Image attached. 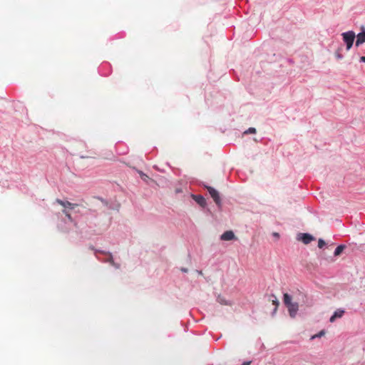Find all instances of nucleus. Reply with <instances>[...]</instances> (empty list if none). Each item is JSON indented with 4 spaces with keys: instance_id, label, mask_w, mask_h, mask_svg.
<instances>
[{
    "instance_id": "1",
    "label": "nucleus",
    "mask_w": 365,
    "mask_h": 365,
    "mask_svg": "<svg viewBox=\"0 0 365 365\" xmlns=\"http://www.w3.org/2000/svg\"><path fill=\"white\" fill-rule=\"evenodd\" d=\"M96 255L97 258L99 260H102L103 262H107L110 263L113 266H114L115 268H119L120 265L118 264H115L113 259V255L110 252H103L100 250L96 251Z\"/></svg>"
},
{
    "instance_id": "2",
    "label": "nucleus",
    "mask_w": 365,
    "mask_h": 365,
    "mask_svg": "<svg viewBox=\"0 0 365 365\" xmlns=\"http://www.w3.org/2000/svg\"><path fill=\"white\" fill-rule=\"evenodd\" d=\"M344 42L346 44V48L349 51L353 46L356 35L353 31H346L341 34Z\"/></svg>"
},
{
    "instance_id": "3",
    "label": "nucleus",
    "mask_w": 365,
    "mask_h": 365,
    "mask_svg": "<svg viewBox=\"0 0 365 365\" xmlns=\"http://www.w3.org/2000/svg\"><path fill=\"white\" fill-rule=\"evenodd\" d=\"M56 202L58 204L62 205L64 207L63 210H74L78 206V204L71 203L67 200H62L60 199H56Z\"/></svg>"
},
{
    "instance_id": "4",
    "label": "nucleus",
    "mask_w": 365,
    "mask_h": 365,
    "mask_svg": "<svg viewBox=\"0 0 365 365\" xmlns=\"http://www.w3.org/2000/svg\"><path fill=\"white\" fill-rule=\"evenodd\" d=\"M314 239V237L309 233H300L297 236V240L302 241L305 245L310 243Z\"/></svg>"
},
{
    "instance_id": "5",
    "label": "nucleus",
    "mask_w": 365,
    "mask_h": 365,
    "mask_svg": "<svg viewBox=\"0 0 365 365\" xmlns=\"http://www.w3.org/2000/svg\"><path fill=\"white\" fill-rule=\"evenodd\" d=\"M288 309V312L289 314V316L292 318H294L297 314L298 309H299V305L297 302H292L287 306H286Z\"/></svg>"
},
{
    "instance_id": "6",
    "label": "nucleus",
    "mask_w": 365,
    "mask_h": 365,
    "mask_svg": "<svg viewBox=\"0 0 365 365\" xmlns=\"http://www.w3.org/2000/svg\"><path fill=\"white\" fill-rule=\"evenodd\" d=\"M364 43H365V27L361 26V32L356 36V46L358 47Z\"/></svg>"
},
{
    "instance_id": "7",
    "label": "nucleus",
    "mask_w": 365,
    "mask_h": 365,
    "mask_svg": "<svg viewBox=\"0 0 365 365\" xmlns=\"http://www.w3.org/2000/svg\"><path fill=\"white\" fill-rule=\"evenodd\" d=\"M192 198L202 207H205L207 205L206 200L202 195H192Z\"/></svg>"
},
{
    "instance_id": "8",
    "label": "nucleus",
    "mask_w": 365,
    "mask_h": 365,
    "mask_svg": "<svg viewBox=\"0 0 365 365\" xmlns=\"http://www.w3.org/2000/svg\"><path fill=\"white\" fill-rule=\"evenodd\" d=\"M235 239V233L232 230L225 231L220 236V240L222 241H230Z\"/></svg>"
},
{
    "instance_id": "9",
    "label": "nucleus",
    "mask_w": 365,
    "mask_h": 365,
    "mask_svg": "<svg viewBox=\"0 0 365 365\" xmlns=\"http://www.w3.org/2000/svg\"><path fill=\"white\" fill-rule=\"evenodd\" d=\"M344 314V309H336L334 312L333 315L330 317L329 322L331 323L334 322L336 320V319L342 317Z\"/></svg>"
},
{
    "instance_id": "10",
    "label": "nucleus",
    "mask_w": 365,
    "mask_h": 365,
    "mask_svg": "<svg viewBox=\"0 0 365 365\" xmlns=\"http://www.w3.org/2000/svg\"><path fill=\"white\" fill-rule=\"evenodd\" d=\"M269 301H271L272 304L275 306V308L272 313V314H274L277 311V307L279 306V301L274 294H271L269 296Z\"/></svg>"
},
{
    "instance_id": "11",
    "label": "nucleus",
    "mask_w": 365,
    "mask_h": 365,
    "mask_svg": "<svg viewBox=\"0 0 365 365\" xmlns=\"http://www.w3.org/2000/svg\"><path fill=\"white\" fill-rule=\"evenodd\" d=\"M212 198L217 205L219 208L222 207V201L219 192H217L215 195L212 196Z\"/></svg>"
},
{
    "instance_id": "12",
    "label": "nucleus",
    "mask_w": 365,
    "mask_h": 365,
    "mask_svg": "<svg viewBox=\"0 0 365 365\" xmlns=\"http://www.w3.org/2000/svg\"><path fill=\"white\" fill-rule=\"evenodd\" d=\"M283 301L285 306H287L288 304L292 303L291 295H289L287 293H284L283 295Z\"/></svg>"
},
{
    "instance_id": "13",
    "label": "nucleus",
    "mask_w": 365,
    "mask_h": 365,
    "mask_svg": "<svg viewBox=\"0 0 365 365\" xmlns=\"http://www.w3.org/2000/svg\"><path fill=\"white\" fill-rule=\"evenodd\" d=\"M217 302L222 305H231V302H228L225 298L222 296H218Z\"/></svg>"
},
{
    "instance_id": "14",
    "label": "nucleus",
    "mask_w": 365,
    "mask_h": 365,
    "mask_svg": "<svg viewBox=\"0 0 365 365\" xmlns=\"http://www.w3.org/2000/svg\"><path fill=\"white\" fill-rule=\"evenodd\" d=\"M344 248H345V245H340L337 246L334 252V256L339 255L343 252Z\"/></svg>"
},
{
    "instance_id": "15",
    "label": "nucleus",
    "mask_w": 365,
    "mask_h": 365,
    "mask_svg": "<svg viewBox=\"0 0 365 365\" xmlns=\"http://www.w3.org/2000/svg\"><path fill=\"white\" fill-rule=\"evenodd\" d=\"M206 188L211 197L215 195L218 192L214 187H210V186H206Z\"/></svg>"
},
{
    "instance_id": "16",
    "label": "nucleus",
    "mask_w": 365,
    "mask_h": 365,
    "mask_svg": "<svg viewBox=\"0 0 365 365\" xmlns=\"http://www.w3.org/2000/svg\"><path fill=\"white\" fill-rule=\"evenodd\" d=\"M325 334V331L324 330L320 331L318 334L312 335L310 338L311 340H314L317 338H320Z\"/></svg>"
},
{
    "instance_id": "17",
    "label": "nucleus",
    "mask_w": 365,
    "mask_h": 365,
    "mask_svg": "<svg viewBox=\"0 0 365 365\" xmlns=\"http://www.w3.org/2000/svg\"><path fill=\"white\" fill-rule=\"evenodd\" d=\"M138 173L143 181L148 182V180H149V177L146 174H145L143 172L140 170H138Z\"/></svg>"
},
{
    "instance_id": "18",
    "label": "nucleus",
    "mask_w": 365,
    "mask_h": 365,
    "mask_svg": "<svg viewBox=\"0 0 365 365\" xmlns=\"http://www.w3.org/2000/svg\"><path fill=\"white\" fill-rule=\"evenodd\" d=\"M256 133V129L255 128H249L244 132V134H254Z\"/></svg>"
},
{
    "instance_id": "19",
    "label": "nucleus",
    "mask_w": 365,
    "mask_h": 365,
    "mask_svg": "<svg viewBox=\"0 0 365 365\" xmlns=\"http://www.w3.org/2000/svg\"><path fill=\"white\" fill-rule=\"evenodd\" d=\"M63 213L66 215V216L68 217V219L71 221H72V218H71V214L69 212V210H63Z\"/></svg>"
},
{
    "instance_id": "20",
    "label": "nucleus",
    "mask_w": 365,
    "mask_h": 365,
    "mask_svg": "<svg viewBox=\"0 0 365 365\" xmlns=\"http://www.w3.org/2000/svg\"><path fill=\"white\" fill-rule=\"evenodd\" d=\"M325 242L322 239H319L318 241V247L322 248L325 245Z\"/></svg>"
},
{
    "instance_id": "21",
    "label": "nucleus",
    "mask_w": 365,
    "mask_h": 365,
    "mask_svg": "<svg viewBox=\"0 0 365 365\" xmlns=\"http://www.w3.org/2000/svg\"><path fill=\"white\" fill-rule=\"evenodd\" d=\"M335 56H336V58L337 59H342V58H343V57H344V56H343V55H342V54H341L339 51H336V52L335 53Z\"/></svg>"
},
{
    "instance_id": "22",
    "label": "nucleus",
    "mask_w": 365,
    "mask_h": 365,
    "mask_svg": "<svg viewBox=\"0 0 365 365\" xmlns=\"http://www.w3.org/2000/svg\"><path fill=\"white\" fill-rule=\"evenodd\" d=\"M360 61H361V62H364V63H365V56H361V57L360 58Z\"/></svg>"
},
{
    "instance_id": "23",
    "label": "nucleus",
    "mask_w": 365,
    "mask_h": 365,
    "mask_svg": "<svg viewBox=\"0 0 365 365\" xmlns=\"http://www.w3.org/2000/svg\"><path fill=\"white\" fill-rule=\"evenodd\" d=\"M250 361H245L242 363V365H250Z\"/></svg>"
},
{
    "instance_id": "24",
    "label": "nucleus",
    "mask_w": 365,
    "mask_h": 365,
    "mask_svg": "<svg viewBox=\"0 0 365 365\" xmlns=\"http://www.w3.org/2000/svg\"><path fill=\"white\" fill-rule=\"evenodd\" d=\"M181 270L183 272H187V269H186V268H182Z\"/></svg>"
},
{
    "instance_id": "25",
    "label": "nucleus",
    "mask_w": 365,
    "mask_h": 365,
    "mask_svg": "<svg viewBox=\"0 0 365 365\" xmlns=\"http://www.w3.org/2000/svg\"><path fill=\"white\" fill-rule=\"evenodd\" d=\"M273 235H274V237H279V234L277 233V232H274Z\"/></svg>"
},
{
    "instance_id": "26",
    "label": "nucleus",
    "mask_w": 365,
    "mask_h": 365,
    "mask_svg": "<svg viewBox=\"0 0 365 365\" xmlns=\"http://www.w3.org/2000/svg\"><path fill=\"white\" fill-rule=\"evenodd\" d=\"M197 273H198L199 274H202V271H197Z\"/></svg>"
}]
</instances>
